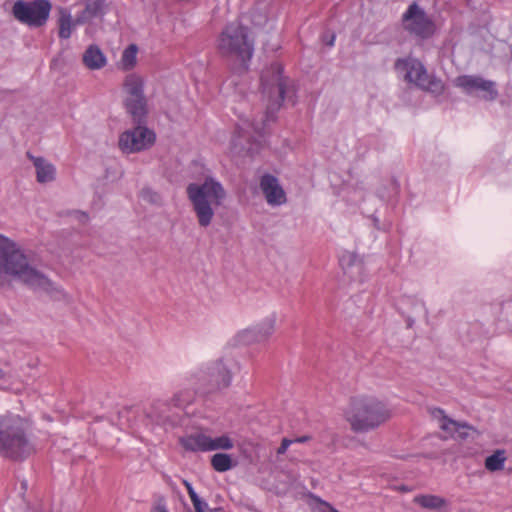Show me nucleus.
Here are the masks:
<instances>
[{
    "instance_id": "nucleus-1",
    "label": "nucleus",
    "mask_w": 512,
    "mask_h": 512,
    "mask_svg": "<svg viewBox=\"0 0 512 512\" xmlns=\"http://www.w3.org/2000/svg\"><path fill=\"white\" fill-rule=\"evenodd\" d=\"M8 278L19 280L33 289L47 293L59 291L14 241L0 234V284Z\"/></svg>"
},
{
    "instance_id": "nucleus-2",
    "label": "nucleus",
    "mask_w": 512,
    "mask_h": 512,
    "mask_svg": "<svg viewBox=\"0 0 512 512\" xmlns=\"http://www.w3.org/2000/svg\"><path fill=\"white\" fill-rule=\"evenodd\" d=\"M392 409L388 402L372 394H360L350 398L343 417L355 434H367L378 430L391 420Z\"/></svg>"
},
{
    "instance_id": "nucleus-3",
    "label": "nucleus",
    "mask_w": 512,
    "mask_h": 512,
    "mask_svg": "<svg viewBox=\"0 0 512 512\" xmlns=\"http://www.w3.org/2000/svg\"><path fill=\"white\" fill-rule=\"evenodd\" d=\"M186 192L199 226L208 227L213 221L215 210L226 198L224 187L214 178L208 177L202 183L189 184Z\"/></svg>"
},
{
    "instance_id": "nucleus-4",
    "label": "nucleus",
    "mask_w": 512,
    "mask_h": 512,
    "mask_svg": "<svg viewBox=\"0 0 512 512\" xmlns=\"http://www.w3.org/2000/svg\"><path fill=\"white\" fill-rule=\"evenodd\" d=\"M28 425L18 415L0 416V453L13 459L29 455L33 448L27 438Z\"/></svg>"
},
{
    "instance_id": "nucleus-5",
    "label": "nucleus",
    "mask_w": 512,
    "mask_h": 512,
    "mask_svg": "<svg viewBox=\"0 0 512 512\" xmlns=\"http://www.w3.org/2000/svg\"><path fill=\"white\" fill-rule=\"evenodd\" d=\"M217 52L224 58L244 63L252 57L253 41L242 24L233 22L225 26L216 40Z\"/></svg>"
},
{
    "instance_id": "nucleus-6",
    "label": "nucleus",
    "mask_w": 512,
    "mask_h": 512,
    "mask_svg": "<svg viewBox=\"0 0 512 512\" xmlns=\"http://www.w3.org/2000/svg\"><path fill=\"white\" fill-rule=\"evenodd\" d=\"M144 84V78L136 73L128 74L122 84L124 106L136 122H141L148 113Z\"/></svg>"
},
{
    "instance_id": "nucleus-7",
    "label": "nucleus",
    "mask_w": 512,
    "mask_h": 512,
    "mask_svg": "<svg viewBox=\"0 0 512 512\" xmlns=\"http://www.w3.org/2000/svg\"><path fill=\"white\" fill-rule=\"evenodd\" d=\"M395 67L399 72L403 73L406 81L415 84L423 90L435 95L441 94L444 90L441 80L428 75L423 64L415 58L398 59Z\"/></svg>"
},
{
    "instance_id": "nucleus-8",
    "label": "nucleus",
    "mask_w": 512,
    "mask_h": 512,
    "mask_svg": "<svg viewBox=\"0 0 512 512\" xmlns=\"http://www.w3.org/2000/svg\"><path fill=\"white\" fill-rule=\"evenodd\" d=\"M52 5L48 0H34L31 2L16 1L12 14L19 22L30 27H41L47 22Z\"/></svg>"
},
{
    "instance_id": "nucleus-9",
    "label": "nucleus",
    "mask_w": 512,
    "mask_h": 512,
    "mask_svg": "<svg viewBox=\"0 0 512 512\" xmlns=\"http://www.w3.org/2000/svg\"><path fill=\"white\" fill-rule=\"evenodd\" d=\"M156 140L154 131L143 125H137L120 134L118 146L124 153H139L153 146Z\"/></svg>"
},
{
    "instance_id": "nucleus-10",
    "label": "nucleus",
    "mask_w": 512,
    "mask_h": 512,
    "mask_svg": "<svg viewBox=\"0 0 512 512\" xmlns=\"http://www.w3.org/2000/svg\"><path fill=\"white\" fill-rule=\"evenodd\" d=\"M272 71V78L268 80L267 76H263L262 81L264 93L269 97L267 109L270 112H275L280 108L284 100L287 89V79L282 75V67L279 64L273 65Z\"/></svg>"
},
{
    "instance_id": "nucleus-11",
    "label": "nucleus",
    "mask_w": 512,
    "mask_h": 512,
    "mask_svg": "<svg viewBox=\"0 0 512 512\" xmlns=\"http://www.w3.org/2000/svg\"><path fill=\"white\" fill-rule=\"evenodd\" d=\"M262 125L255 124L249 119H241L237 125V132L232 140V149L235 153L241 154L243 151L253 153L254 149L250 140H256L261 136Z\"/></svg>"
},
{
    "instance_id": "nucleus-12",
    "label": "nucleus",
    "mask_w": 512,
    "mask_h": 512,
    "mask_svg": "<svg viewBox=\"0 0 512 512\" xmlns=\"http://www.w3.org/2000/svg\"><path fill=\"white\" fill-rule=\"evenodd\" d=\"M403 25L406 30L422 37L433 33V24L422 9L415 3L410 5L403 16Z\"/></svg>"
},
{
    "instance_id": "nucleus-13",
    "label": "nucleus",
    "mask_w": 512,
    "mask_h": 512,
    "mask_svg": "<svg viewBox=\"0 0 512 512\" xmlns=\"http://www.w3.org/2000/svg\"><path fill=\"white\" fill-rule=\"evenodd\" d=\"M454 84L469 94L481 91L483 93L482 97L486 100H493L497 96L494 83L478 76H459L454 80Z\"/></svg>"
},
{
    "instance_id": "nucleus-14",
    "label": "nucleus",
    "mask_w": 512,
    "mask_h": 512,
    "mask_svg": "<svg viewBox=\"0 0 512 512\" xmlns=\"http://www.w3.org/2000/svg\"><path fill=\"white\" fill-rule=\"evenodd\" d=\"M260 189L270 206H281L286 203V193L279 180L270 174H265L260 179Z\"/></svg>"
},
{
    "instance_id": "nucleus-15",
    "label": "nucleus",
    "mask_w": 512,
    "mask_h": 512,
    "mask_svg": "<svg viewBox=\"0 0 512 512\" xmlns=\"http://www.w3.org/2000/svg\"><path fill=\"white\" fill-rule=\"evenodd\" d=\"M205 380L211 389H224L231 383V373L221 361H218L206 368Z\"/></svg>"
},
{
    "instance_id": "nucleus-16",
    "label": "nucleus",
    "mask_w": 512,
    "mask_h": 512,
    "mask_svg": "<svg viewBox=\"0 0 512 512\" xmlns=\"http://www.w3.org/2000/svg\"><path fill=\"white\" fill-rule=\"evenodd\" d=\"M28 159L35 168L36 180L38 183L46 184L55 180L56 168L48 159L41 156H34L27 153Z\"/></svg>"
},
{
    "instance_id": "nucleus-17",
    "label": "nucleus",
    "mask_w": 512,
    "mask_h": 512,
    "mask_svg": "<svg viewBox=\"0 0 512 512\" xmlns=\"http://www.w3.org/2000/svg\"><path fill=\"white\" fill-rule=\"evenodd\" d=\"M340 265L352 280L360 281L363 276V263L360 257L351 251L344 252L340 257Z\"/></svg>"
},
{
    "instance_id": "nucleus-18",
    "label": "nucleus",
    "mask_w": 512,
    "mask_h": 512,
    "mask_svg": "<svg viewBox=\"0 0 512 512\" xmlns=\"http://www.w3.org/2000/svg\"><path fill=\"white\" fill-rule=\"evenodd\" d=\"M58 18V35L62 39H69L77 25L83 24V22H78V16L76 19H73L71 13L68 9L59 7L57 9Z\"/></svg>"
},
{
    "instance_id": "nucleus-19",
    "label": "nucleus",
    "mask_w": 512,
    "mask_h": 512,
    "mask_svg": "<svg viewBox=\"0 0 512 512\" xmlns=\"http://www.w3.org/2000/svg\"><path fill=\"white\" fill-rule=\"evenodd\" d=\"M209 435L204 432H194L179 439L181 446L191 452H207L209 446Z\"/></svg>"
},
{
    "instance_id": "nucleus-20",
    "label": "nucleus",
    "mask_w": 512,
    "mask_h": 512,
    "mask_svg": "<svg viewBox=\"0 0 512 512\" xmlns=\"http://www.w3.org/2000/svg\"><path fill=\"white\" fill-rule=\"evenodd\" d=\"M84 65L90 70L102 69L107 59L102 50L97 45H90L87 47L82 57Z\"/></svg>"
},
{
    "instance_id": "nucleus-21",
    "label": "nucleus",
    "mask_w": 512,
    "mask_h": 512,
    "mask_svg": "<svg viewBox=\"0 0 512 512\" xmlns=\"http://www.w3.org/2000/svg\"><path fill=\"white\" fill-rule=\"evenodd\" d=\"M432 415L438 422L439 428L446 434L445 438H456L459 422L449 418L441 409H434Z\"/></svg>"
},
{
    "instance_id": "nucleus-22",
    "label": "nucleus",
    "mask_w": 512,
    "mask_h": 512,
    "mask_svg": "<svg viewBox=\"0 0 512 512\" xmlns=\"http://www.w3.org/2000/svg\"><path fill=\"white\" fill-rule=\"evenodd\" d=\"M414 502L425 509L434 511H442L447 507L446 499L436 495H419L414 498Z\"/></svg>"
},
{
    "instance_id": "nucleus-23",
    "label": "nucleus",
    "mask_w": 512,
    "mask_h": 512,
    "mask_svg": "<svg viewBox=\"0 0 512 512\" xmlns=\"http://www.w3.org/2000/svg\"><path fill=\"white\" fill-rule=\"evenodd\" d=\"M275 325L276 317L274 314H271L257 323L254 328L256 329L257 334L261 337V339L266 340L273 334Z\"/></svg>"
},
{
    "instance_id": "nucleus-24",
    "label": "nucleus",
    "mask_w": 512,
    "mask_h": 512,
    "mask_svg": "<svg viewBox=\"0 0 512 512\" xmlns=\"http://www.w3.org/2000/svg\"><path fill=\"white\" fill-rule=\"evenodd\" d=\"M138 47L135 44H130L122 53L119 67L122 70H131L137 63Z\"/></svg>"
},
{
    "instance_id": "nucleus-25",
    "label": "nucleus",
    "mask_w": 512,
    "mask_h": 512,
    "mask_svg": "<svg viewBox=\"0 0 512 512\" xmlns=\"http://www.w3.org/2000/svg\"><path fill=\"white\" fill-rule=\"evenodd\" d=\"M102 9L101 0H88L85 9L78 15V22H87L96 17Z\"/></svg>"
},
{
    "instance_id": "nucleus-26",
    "label": "nucleus",
    "mask_w": 512,
    "mask_h": 512,
    "mask_svg": "<svg viewBox=\"0 0 512 512\" xmlns=\"http://www.w3.org/2000/svg\"><path fill=\"white\" fill-rule=\"evenodd\" d=\"M506 461L505 451L496 450L492 455L485 459V468L489 471H499L504 467Z\"/></svg>"
},
{
    "instance_id": "nucleus-27",
    "label": "nucleus",
    "mask_w": 512,
    "mask_h": 512,
    "mask_svg": "<svg viewBox=\"0 0 512 512\" xmlns=\"http://www.w3.org/2000/svg\"><path fill=\"white\" fill-rule=\"evenodd\" d=\"M211 465L217 472H226L233 467V460L228 454L216 453L211 458Z\"/></svg>"
},
{
    "instance_id": "nucleus-28",
    "label": "nucleus",
    "mask_w": 512,
    "mask_h": 512,
    "mask_svg": "<svg viewBox=\"0 0 512 512\" xmlns=\"http://www.w3.org/2000/svg\"><path fill=\"white\" fill-rule=\"evenodd\" d=\"M208 443V451L230 450L234 447V441L227 434H223L215 438L209 435Z\"/></svg>"
},
{
    "instance_id": "nucleus-29",
    "label": "nucleus",
    "mask_w": 512,
    "mask_h": 512,
    "mask_svg": "<svg viewBox=\"0 0 512 512\" xmlns=\"http://www.w3.org/2000/svg\"><path fill=\"white\" fill-rule=\"evenodd\" d=\"M239 344L249 345L252 343L262 341L261 337L257 334L256 329L253 327L245 328L239 331L236 335Z\"/></svg>"
},
{
    "instance_id": "nucleus-30",
    "label": "nucleus",
    "mask_w": 512,
    "mask_h": 512,
    "mask_svg": "<svg viewBox=\"0 0 512 512\" xmlns=\"http://www.w3.org/2000/svg\"><path fill=\"white\" fill-rule=\"evenodd\" d=\"M140 197L143 202L151 205H161V195L150 187H144L140 192Z\"/></svg>"
},
{
    "instance_id": "nucleus-31",
    "label": "nucleus",
    "mask_w": 512,
    "mask_h": 512,
    "mask_svg": "<svg viewBox=\"0 0 512 512\" xmlns=\"http://www.w3.org/2000/svg\"><path fill=\"white\" fill-rule=\"evenodd\" d=\"M478 435L479 433L474 427L468 425L465 422H459V427L456 432V438L465 440L467 438H474L475 436Z\"/></svg>"
},
{
    "instance_id": "nucleus-32",
    "label": "nucleus",
    "mask_w": 512,
    "mask_h": 512,
    "mask_svg": "<svg viewBox=\"0 0 512 512\" xmlns=\"http://www.w3.org/2000/svg\"><path fill=\"white\" fill-rule=\"evenodd\" d=\"M150 512H168L165 501L163 499L156 501Z\"/></svg>"
},
{
    "instance_id": "nucleus-33",
    "label": "nucleus",
    "mask_w": 512,
    "mask_h": 512,
    "mask_svg": "<svg viewBox=\"0 0 512 512\" xmlns=\"http://www.w3.org/2000/svg\"><path fill=\"white\" fill-rule=\"evenodd\" d=\"M196 512H209L208 505L206 502L200 500V498L196 502H192Z\"/></svg>"
},
{
    "instance_id": "nucleus-34",
    "label": "nucleus",
    "mask_w": 512,
    "mask_h": 512,
    "mask_svg": "<svg viewBox=\"0 0 512 512\" xmlns=\"http://www.w3.org/2000/svg\"><path fill=\"white\" fill-rule=\"evenodd\" d=\"M184 485L187 489V492L189 494L191 501L196 502L199 499V497H198L197 493L194 491L192 485L188 481H184Z\"/></svg>"
},
{
    "instance_id": "nucleus-35",
    "label": "nucleus",
    "mask_w": 512,
    "mask_h": 512,
    "mask_svg": "<svg viewBox=\"0 0 512 512\" xmlns=\"http://www.w3.org/2000/svg\"><path fill=\"white\" fill-rule=\"evenodd\" d=\"M292 443L293 440L283 438L280 447L277 449V453L284 454Z\"/></svg>"
},
{
    "instance_id": "nucleus-36",
    "label": "nucleus",
    "mask_w": 512,
    "mask_h": 512,
    "mask_svg": "<svg viewBox=\"0 0 512 512\" xmlns=\"http://www.w3.org/2000/svg\"><path fill=\"white\" fill-rule=\"evenodd\" d=\"M310 439H311V437H310V436L305 435V436H302V437L296 438L295 440H293V442L304 443V442L309 441Z\"/></svg>"
},
{
    "instance_id": "nucleus-37",
    "label": "nucleus",
    "mask_w": 512,
    "mask_h": 512,
    "mask_svg": "<svg viewBox=\"0 0 512 512\" xmlns=\"http://www.w3.org/2000/svg\"><path fill=\"white\" fill-rule=\"evenodd\" d=\"M334 40H335V37H334V36H332V38H331V39H329V43H328V44H329L330 46H332V45L334 44Z\"/></svg>"
},
{
    "instance_id": "nucleus-38",
    "label": "nucleus",
    "mask_w": 512,
    "mask_h": 512,
    "mask_svg": "<svg viewBox=\"0 0 512 512\" xmlns=\"http://www.w3.org/2000/svg\"><path fill=\"white\" fill-rule=\"evenodd\" d=\"M5 378V374L2 370H0V381Z\"/></svg>"
}]
</instances>
